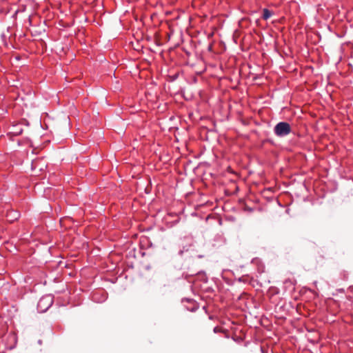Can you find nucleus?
Returning <instances> with one entry per match:
<instances>
[{"instance_id": "nucleus-3", "label": "nucleus", "mask_w": 353, "mask_h": 353, "mask_svg": "<svg viewBox=\"0 0 353 353\" xmlns=\"http://www.w3.org/2000/svg\"><path fill=\"white\" fill-rule=\"evenodd\" d=\"M272 15V12L267 8H264L263 10V19L264 20H268Z\"/></svg>"}, {"instance_id": "nucleus-5", "label": "nucleus", "mask_w": 353, "mask_h": 353, "mask_svg": "<svg viewBox=\"0 0 353 353\" xmlns=\"http://www.w3.org/2000/svg\"><path fill=\"white\" fill-rule=\"evenodd\" d=\"M8 216H11L12 219H17L19 217V214L16 211L10 212Z\"/></svg>"}, {"instance_id": "nucleus-2", "label": "nucleus", "mask_w": 353, "mask_h": 353, "mask_svg": "<svg viewBox=\"0 0 353 353\" xmlns=\"http://www.w3.org/2000/svg\"><path fill=\"white\" fill-rule=\"evenodd\" d=\"M53 296L50 294H47L42 296L37 304V309L40 312H46L53 303Z\"/></svg>"}, {"instance_id": "nucleus-1", "label": "nucleus", "mask_w": 353, "mask_h": 353, "mask_svg": "<svg viewBox=\"0 0 353 353\" xmlns=\"http://www.w3.org/2000/svg\"><path fill=\"white\" fill-rule=\"evenodd\" d=\"M292 131L290 125L284 121L278 123L274 128V133L279 137H283L289 134Z\"/></svg>"}, {"instance_id": "nucleus-4", "label": "nucleus", "mask_w": 353, "mask_h": 353, "mask_svg": "<svg viewBox=\"0 0 353 353\" xmlns=\"http://www.w3.org/2000/svg\"><path fill=\"white\" fill-rule=\"evenodd\" d=\"M284 285L285 288H292L294 289V283L293 280L288 279L284 281Z\"/></svg>"}]
</instances>
